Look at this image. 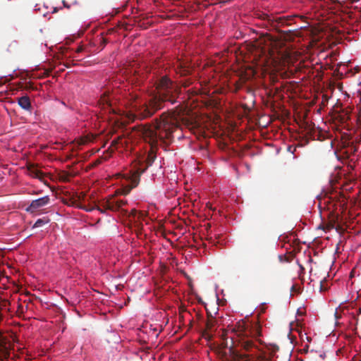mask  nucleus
I'll use <instances>...</instances> for the list:
<instances>
[{"mask_svg":"<svg viewBox=\"0 0 361 361\" xmlns=\"http://www.w3.org/2000/svg\"><path fill=\"white\" fill-rule=\"evenodd\" d=\"M190 128L194 126L193 119L188 116V112L183 108L163 113L159 119L150 125H140L135 127L137 135L150 145V149L144 162L135 164L130 170V186L125 189V194L137 187L140 176L153 164L156 159L157 146L159 143L169 144L172 141L173 134L181 126Z\"/></svg>","mask_w":361,"mask_h":361,"instance_id":"obj_1","label":"nucleus"},{"mask_svg":"<svg viewBox=\"0 0 361 361\" xmlns=\"http://www.w3.org/2000/svg\"><path fill=\"white\" fill-rule=\"evenodd\" d=\"M156 92L145 102L135 98L130 103L127 117L130 121L143 120L151 117L164 107L166 102H176L179 94L178 86L166 76L161 77L156 82Z\"/></svg>","mask_w":361,"mask_h":361,"instance_id":"obj_2","label":"nucleus"},{"mask_svg":"<svg viewBox=\"0 0 361 361\" xmlns=\"http://www.w3.org/2000/svg\"><path fill=\"white\" fill-rule=\"evenodd\" d=\"M240 345L246 351V353L238 355L239 361H267L264 353L252 339L243 337L240 340Z\"/></svg>","mask_w":361,"mask_h":361,"instance_id":"obj_3","label":"nucleus"},{"mask_svg":"<svg viewBox=\"0 0 361 361\" xmlns=\"http://www.w3.org/2000/svg\"><path fill=\"white\" fill-rule=\"evenodd\" d=\"M127 204V201L121 199L116 196H109L107 198L102 200L99 206L97 207V209L101 213H104L105 210H110L112 212H118L123 215H126L128 212L124 208Z\"/></svg>","mask_w":361,"mask_h":361,"instance_id":"obj_4","label":"nucleus"},{"mask_svg":"<svg viewBox=\"0 0 361 361\" xmlns=\"http://www.w3.org/2000/svg\"><path fill=\"white\" fill-rule=\"evenodd\" d=\"M262 22L259 25L268 30L280 31V28L288 24L290 18L285 16H274L267 13L259 15Z\"/></svg>","mask_w":361,"mask_h":361,"instance_id":"obj_5","label":"nucleus"},{"mask_svg":"<svg viewBox=\"0 0 361 361\" xmlns=\"http://www.w3.org/2000/svg\"><path fill=\"white\" fill-rule=\"evenodd\" d=\"M216 320L213 317L211 313L207 312V320L205 329L202 331V336L206 339L211 340L212 338V331L216 325Z\"/></svg>","mask_w":361,"mask_h":361,"instance_id":"obj_6","label":"nucleus"},{"mask_svg":"<svg viewBox=\"0 0 361 361\" xmlns=\"http://www.w3.org/2000/svg\"><path fill=\"white\" fill-rule=\"evenodd\" d=\"M50 198L49 196H44L41 198L32 200L29 205V207L27 208V212H30L32 213L35 212L37 211L39 208L47 205L49 203Z\"/></svg>","mask_w":361,"mask_h":361,"instance_id":"obj_7","label":"nucleus"},{"mask_svg":"<svg viewBox=\"0 0 361 361\" xmlns=\"http://www.w3.org/2000/svg\"><path fill=\"white\" fill-rule=\"evenodd\" d=\"M99 106L102 109L106 111L109 113L116 112L114 109L112 107V103L110 100L109 94L104 93L101 96L99 100Z\"/></svg>","mask_w":361,"mask_h":361,"instance_id":"obj_8","label":"nucleus"},{"mask_svg":"<svg viewBox=\"0 0 361 361\" xmlns=\"http://www.w3.org/2000/svg\"><path fill=\"white\" fill-rule=\"evenodd\" d=\"M128 140L125 137L118 136L115 138L111 143L110 149L114 151V149H118L119 148L128 149Z\"/></svg>","mask_w":361,"mask_h":361,"instance_id":"obj_9","label":"nucleus"},{"mask_svg":"<svg viewBox=\"0 0 361 361\" xmlns=\"http://www.w3.org/2000/svg\"><path fill=\"white\" fill-rule=\"evenodd\" d=\"M17 99H18V104L22 109H23L24 110H26V111L31 110L32 106H31L30 99L28 96L25 95L23 97H18Z\"/></svg>","mask_w":361,"mask_h":361,"instance_id":"obj_10","label":"nucleus"},{"mask_svg":"<svg viewBox=\"0 0 361 361\" xmlns=\"http://www.w3.org/2000/svg\"><path fill=\"white\" fill-rule=\"evenodd\" d=\"M27 171L30 176L33 178L42 179L44 177L43 173L33 164L28 165Z\"/></svg>","mask_w":361,"mask_h":361,"instance_id":"obj_11","label":"nucleus"},{"mask_svg":"<svg viewBox=\"0 0 361 361\" xmlns=\"http://www.w3.org/2000/svg\"><path fill=\"white\" fill-rule=\"evenodd\" d=\"M177 72L180 75H189L191 73V68L185 66L184 64H183L182 63H179L177 66Z\"/></svg>","mask_w":361,"mask_h":361,"instance_id":"obj_12","label":"nucleus"},{"mask_svg":"<svg viewBox=\"0 0 361 361\" xmlns=\"http://www.w3.org/2000/svg\"><path fill=\"white\" fill-rule=\"evenodd\" d=\"M73 204L74 206H75L76 207L80 208V209H84V210H85L87 212H92V211H93L95 209L94 207H89V206L83 205V204H82L80 203H78L76 202H74L73 203Z\"/></svg>","mask_w":361,"mask_h":361,"instance_id":"obj_13","label":"nucleus"},{"mask_svg":"<svg viewBox=\"0 0 361 361\" xmlns=\"http://www.w3.org/2000/svg\"><path fill=\"white\" fill-rule=\"evenodd\" d=\"M49 222V219L47 218L39 219L36 221L35 224L33 225V228H38L44 226V224Z\"/></svg>","mask_w":361,"mask_h":361,"instance_id":"obj_14","label":"nucleus"},{"mask_svg":"<svg viewBox=\"0 0 361 361\" xmlns=\"http://www.w3.org/2000/svg\"><path fill=\"white\" fill-rule=\"evenodd\" d=\"M252 334H253L254 336H260L259 327L256 326L255 327L253 332H252Z\"/></svg>","mask_w":361,"mask_h":361,"instance_id":"obj_15","label":"nucleus"},{"mask_svg":"<svg viewBox=\"0 0 361 361\" xmlns=\"http://www.w3.org/2000/svg\"><path fill=\"white\" fill-rule=\"evenodd\" d=\"M351 153H355L357 151V147L355 145H351L349 147Z\"/></svg>","mask_w":361,"mask_h":361,"instance_id":"obj_16","label":"nucleus"},{"mask_svg":"<svg viewBox=\"0 0 361 361\" xmlns=\"http://www.w3.org/2000/svg\"><path fill=\"white\" fill-rule=\"evenodd\" d=\"M62 3H63V5L64 7L67 8H70V5H68L66 1L63 0L62 1Z\"/></svg>","mask_w":361,"mask_h":361,"instance_id":"obj_17","label":"nucleus"},{"mask_svg":"<svg viewBox=\"0 0 361 361\" xmlns=\"http://www.w3.org/2000/svg\"><path fill=\"white\" fill-rule=\"evenodd\" d=\"M82 50H83V47H82V46H79V47L76 49V52H77V53H80V52H81Z\"/></svg>","mask_w":361,"mask_h":361,"instance_id":"obj_18","label":"nucleus"},{"mask_svg":"<svg viewBox=\"0 0 361 361\" xmlns=\"http://www.w3.org/2000/svg\"><path fill=\"white\" fill-rule=\"evenodd\" d=\"M136 214H137V211L136 210H133L130 215H132L133 216H135Z\"/></svg>","mask_w":361,"mask_h":361,"instance_id":"obj_19","label":"nucleus"},{"mask_svg":"<svg viewBox=\"0 0 361 361\" xmlns=\"http://www.w3.org/2000/svg\"><path fill=\"white\" fill-rule=\"evenodd\" d=\"M102 39L103 41L104 45H105L106 44V40L104 38H102Z\"/></svg>","mask_w":361,"mask_h":361,"instance_id":"obj_20","label":"nucleus"},{"mask_svg":"<svg viewBox=\"0 0 361 361\" xmlns=\"http://www.w3.org/2000/svg\"><path fill=\"white\" fill-rule=\"evenodd\" d=\"M57 11H58V8H54V11H53V12H54V13H56V12H57Z\"/></svg>","mask_w":361,"mask_h":361,"instance_id":"obj_21","label":"nucleus"},{"mask_svg":"<svg viewBox=\"0 0 361 361\" xmlns=\"http://www.w3.org/2000/svg\"><path fill=\"white\" fill-rule=\"evenodd\" d=\"M321 290H326L325 288H323V286L321 285V287H320Z\"/></svg>","mask_w":361,"mask_h":361,"instance_id":"obj_22","label":"nucleus"},{"mask_svg":"<svg viewBox=\"0 0 361 361\" xmlns=\"http://www.w3.org/2000/svg\"><path fill=\"white\" fill-rule=\"evenodd\" d=\"M331 228H333V226H329V229H330Z\"/></svg>","mask_w":361,"mask_h":361,"instance_id":"obj_23","label":"nucleus"}]
</instances>
